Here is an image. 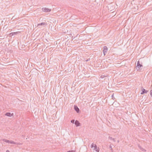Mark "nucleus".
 I'll return each mask as SVG.
<instances>
[{"instance_id": "3", "label": "nucleus", "mask_w": 152, "mask_h": 152, "mask_svg": "<svg viewBox=\"0 0 152 152\" xmlns=\"http://www.w3.org/2000/svg\"><path fill=\"white\" fill-rule=\"evenodd\" d=\"M104 49L103 52L104 53V56H105L108 51V48L106 46H104L103 48Z\"/></svg>"}, {"instance_id": "4", "label": "nucleus", "mask_w": 152, "mask_h": 152, "mask_svg": "<svg viewBox=\"0 0 152 152\" xmlns=\"http://www.w3.org/2000/svg\"><path fill=\"white\" fill-rule=\"evenodd\" d=\"M42 10L44 12H50L51 10L47 8H43Z\"/></svg>"}, {"instance_id": "13", "label": "nucleus", "mask_w": 152, "mask_h": 152, "mask_svg": "<svg viewBox=\"0 0 152 152\" xmlns=\"http://www.w3.org/2000/svg\"><path fill=\"white\" fill-rule=\"evenodd\" d=\"M140 149L142 151H145L146 150L144 148H142L140 147Z\"/></svg>"}, {"instance_id": "19", "label": "nucleus", "mask_w": 152, "mask_h": 152, "mask_svg": "<svg viewBox=\"0 0 152 152\" xmlns=\"http://www.w3.org/2000/svg\"><path fill=\"white\" fill-rule=\"evenodd\" d=\"M101 78H103V76H101Z\"/></svg>"}, {"instance_id": "9", "label": "nucleus", "mask_w": 152, "mask_h": 152, "mask_svg": "<svg viewBox=\"0 0 152 152\" xmlns=\"http://www.w3.org/2000/svg\"><path fill=\"white\" fill-rule=\"evenodd\" d=\"M47 25V23L45 22H42L41 23L38 24L37 26V27L39 26L42 25Z\"/></svg>"}, {"instance_id": "6", "label": "nucleus", "mask_w": 152, "mask_h": 152, "mask_svg": "<svg viewBox=\"0 0 152 152\" xmlns=\"http://www.w3.org/2000/svg\"><path fill=\"white\" fill-rule=\"evenodd\" d=\"M142 92L141 93V94H146L148 92V91L144 89V88L142 89Z\"/></svg>"}, {"instance_id": "20", "label": "nucleus", "mask_w": 152, "mask_h": 152, "mask_svg": "<svg viewBox=\"0 0 152 152\" xmlns=\"http://www.w3.org/2000/svg\"><path fill=\"white\" fill-rule=\"evenodd\" d=\"M113 95H112V97L113 99Z\"/></svg>"}, {"instance_id": "5", "label": "nucleus", "mask_w": 152, "mask_h": 152, "mask_svg": "<svg viewBox=\"0 0 152 152\" xmlns=\"http://www.w3.org/2000/svg\"><path fill=\"white\" fill-rule=\"evenodd\" d=\"M94 150H95L97 152H99V148H97V146L96 144H94Z\"/></svg>"}, {"instance_id": "8", "label": "nucleus", "mask_w": 152, "mask_h": 152, "mask_svg": "<svg viewBox=\"0 0 152 152\" xmlns=\"http://www.w3.org/2000/svg\"><path fill=\"white\" fill-rule=\"evenodd\" d=\"M75 124L77 126H80V123L79 121L77 120H76L75 122Z\"/></svg>"}, {"instance_id": "17", "label": "nucleus", "mask_w": 152, "mask_h": 152, "mask_svg": "<svg viewBox=\"0 0 152 152\" xmlns=\"http://www.w3.org/2000/svg\"><path fill=\"white\" fill-rule=\"evenodd\" d=\"M150 94L151 96H152V90H151L150 91Z\"/></svg>"}, {"instance_id": "12", "label": "nucleus", "mask_w": 152, "mask_h": 152, "mask_svg": "<svg viewBox=\"0 0 152 152\" xmlns=\"http://www.w3.org/2000/svg\"><path fill=\"white\" fill-rule=\"evenodd\" d=\"M5 115L6 116L10 117L12 116L10 113H7L5 114Z\"/></svg>"}, {"instance_id": "7", "label": "nucleus", "mask_w": 152, "mask_h": 152, "mask_svg": "<svg viewBox=\"0 0 152 152\" xmlns=\"http://www.w3.org/2000/svg\"><path fill=\"white\" fill-rule=\"evenodd\" d=\"M74 109L77 113H78L79 112L80 110L79 109L77 106H74Z\"/></svg>"}, {"instance_id": "1", "label": "nucleus", "mask_w": 152, "mask_h": 152, "mask_svg": "<svg viewBox=\"0 0 152 152\" xmlns=\"http://www.w3.org/2000/svg\"><path fill=\"white\" fill-rule=\"evenodd\" d=\"M142 67V66L140 64L139 61H138L137 62V66H136V69L137 70H138L139 71H141V69L140 68L141 67Z\"/></svg>"}, {"instance_id": "10", "label": "nucleus", "mask_w": 152, "mask_h": 152, "mask_svg": "<svg viewBox=\"0 0 152 152\" xmlns=\"http://www.w3.org/2000/svg\"><path fill=\"white\" fill-rule=\"evenodd\" d=\"M18 32H12V33H11L10 34L11 35V36H12L14 35L17 34H18Z\"/></svg>"}, {"instance_id": "22", "label": "nucleus", "mask_w": 152, "mask_h": 152, "mask_svg": "<svg viewBox=\"0 0 152 152\" xmlns=\"http://www.w3.org/2000/svg\"><path fill=\"white\" fill-rule=\"evenodd\" d=\"M118 142H119V140H118Z\"/></svg>"}, {"instance_id": "14", "label": "nucleus", "mask_w": 152, "mask_h": 152, "mask_svg": "<svg viewBox=\"0 0 152 152\" xmlns=\"http://www.w3.org/2000/svg\"><path fill=\"white\" fill-rule=\"evenodd\" d=\"M94 143H93L91 145V148H94Z\"/></svg>"}, {"instance_id": "21", "label": "nucleus", "mask_w": 152, "mask_h": 152, "mask_svg": "<svg viewBox=\"0 0 152 152\" xmlns=\"http://www.w3.org/2000/svg\"><path fill=\"white\" fill-rule=\"evenodd\" d=\"M88 60H86V61H88Z\"/></svg>"}, {"instance_id": "16", "label": "nucleus", "mask_w": 152, "mask_h": 152, "mask_svg": "<svg viewBox=\"0 0 152 152\" xmlns=\"http://www.w3.org/2000/svg\"><path fill=\"white\" fill-rule=\"evenodd\" d=\"M109 148L111 149V151H112V147L111 145L109 146Z\"/></svg>"}, {"instance_id": "18", "label": "nucleus", "mask_w": 152, "mask_h": 152, "mask_svg": "<svg viewBox=\"0 0 152 152\" xmlns=\"http://www.w3.org/2000/svg\"><path fill=\"white\" fill-rule=\"evenodd\" d=\"M6 152H10L9 150H7L6 151Z\"/></svg>"}, {"instance_id": "2", "label": "nucleus", "mask_w": 152, "mask_h": 152, "mask_svg": "<svg viewBox=\"0 0 152 152\" xmlns=\"http://www.w3.org/2000/svg\"><path fill=\"white\" fill-rule=\"evenodd\" d=\"M2 141L5 142L9 143L10 144H16V143L14 141H10V140H7L5 139H3Z\"/></svg>"}, {"instance_id": "15", "label": "nucleus", "mask_w": 152, "mask_h": 152, "mask_svg": "<svg viewBox=\"0 0 152 152\" xmlns=\"http://www.w3.org/2000/svg\"><path fill=\"white\" fill-rule=\"evenodd\" d=\"M74 121H75V120H74V119L72 120L71 121V123H73V124L74 123Z\"/></svg>"}, {"instance_id": "11", "label": "nucleus", "mask_w": 152, "mask_h": 152, "mask_svg": "<svg viewBox=\"0 0 152 152\" xmlns=\"http://www.w3.org/2000/svg\"><path fill=\"white\" fill-rule=\"evenodd\" d=\"M108 139L110 140H113L114 142H115V140L114 138H113L110 136L109 137Z\"/></svg>"}]
</instances>
